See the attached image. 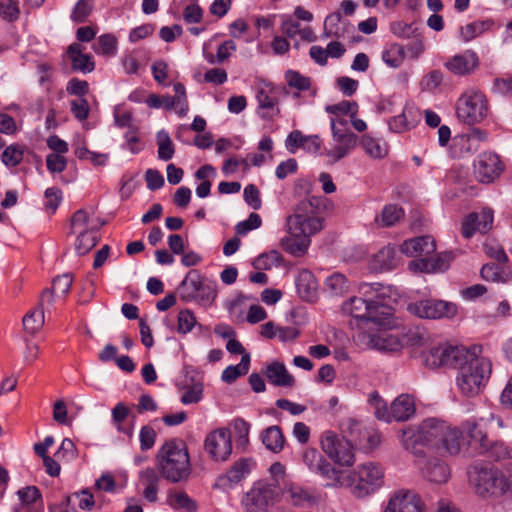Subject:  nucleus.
<instances>
[{
	"label": "nucleus",
	"instance_id": "23",
	"mask_svg": "<svg viewBox=\"0 0 512 512\" xmlns=\"http://www.w3.org/2000/svg\"><path fill=\"white\" fill-rule=\"evenodd\" d=\"M436 243L431 236H420L404 241L400 246V251L408 257H423L434 253Z\"/></svg>",
	"mask_w": 512,
	"mask_h": 512
},
{
	"label": "nucleus",
	"instance_id": "20",
	"mask_svg": "<svg viewBox=\"0 0 512 512\" xmlns=\"http://www.w3.org/2000/svg\"><path fill=\"white\" fill-rule=\"evenodd\" d=\"M493 223V211L484 208L480 213H470L462 222L461 232L465 238H471L475 232L486 233Z\"/></svg>",
	"mask_w": 512,
	"mask_h": 512
},
{
	"label": "nucleus",
	"instance_id": "13",
	"mask_svg": "<svg viewBox=\"0 0 512 512\" xmlns=\"http://www.w3.org/2000/svg\"><path fill=\"white\" fill-rule=\"evenodd\" d=\"M407 310L422 319L452 318L458 312L456 304L435 299L410 303Z\"/></svg>",
	"mask_w": 512,
	"mask_h": 512
},
{
	"label": "nucleus",
	"instance_id": "24",
	"mask_svg": "<svg viewBox=\"0 0 512 512\" xmlns=\"http://www.w3.org/2000/svg\"><path fill=\"white\" fill-rule=\"evenodd\" d=\"M295 284L300 298L307 302L316 300L318 295V282L314 274L303 269L296 276Z\"/></svg>",
	"mask_w": 512,
	"mask_h": 512
},
{
	"label": "nucleus",
	"instance_id": "3",
	"mask_svg": "<svg viewBox=\"0 0 512 512\" xmlns=\"http://www.w3.org/2000/svg\"><path fill=\"white\" fill-rule=\"evenodd\" d=\"M383 478V469L373 462H367L352 470H338L334 482L328 486L346 488L354 498L363 500L382 487Z\"/></svg>",
	"mask_w": 512,
	"mask_h": 512
},
{
	"label": "nucleus",
	"instance_id": "30",
	"mask_svg": "<svg viewBox=\"0 0 512 512\" xmlns=\"http://www.w3.org/2000/svg\"><path fill=\"white\" fill-rule=\"evenodd\" d=\"M311 235H299L294 236L289 234V236L281 239L282 248L292 254L293 256L300 257L303 256L310 245V237Z\"/></svg>",
	"mask_w": 512,
	"mask_h": 512
},
{
	"label": "nucleus",
	"instance_id": "5",
	"mask_svg": "<svg viewBox=\"0 0 512 512\" xmlns=\"http://www.w3.org/2000/svg\"><path fill=\"white\" fill-rule=\"evenodd\" d=\"M321 205L322 199L318 197L300 201L293 214L287 217L288 233L294 236L318 233L323 228V219L318 216Z\"/></svg>",
	"mask_w": 512,
	"mask_h": 512
},
{
	"label": "nucleus",
	"instance_id": "29",
	"mask_svg": "<svg viewBox=\"0 0 512 512\" xmlns=\"http://www.w3.org/2000/svg\"><path fill=\"white\" fill-rule=\"evenodd\" d=\"M404 210L396 204H388L383 207L380 214L375 217V224L380 228L396 226L404 219Z\"/></svg>",
	"mask_w": 512,
	"mask_h": 512
},
{
	"label": "nucleus",
	"instance_id": "26",
	"mask_svg": "<svg viewBox=\"0 0 512 512\" xmlns=\"http://www.w3.org/2000/svg\"><path fill=\"white\" fill-rule=\"evenodd\" d=\"M265 376L267 380L280 387H292L295 383L294 377L287 371L285 365L280 362H272L266 366Z\"/></svg>",
	"mask_w": 512,
	"mask_h": 512
},
{
	"label": "nucleus",
	"instance_id": "49",
	"mask_svg": "<svg viewBox=\"0 0 512 512\" xmlns=\"http://www.w3.org/2000/svg\"><path fill=\"white\" fill-rule=\"evenodd\" d=\"M443 79L444 76L440 70H432L422 77L420 81L421 90L433 92L441 86Z\"/></svg>",
	"mask_w": 512,
	"mask_h": 512
},
{
	"label": "nucleus",
	"instance_id": "37",
	"mask_svg": "<svg viewBox=\"0 0 512 512\" xmlns=\"http://www.w3.org/2000/svg\"><path fill=\"white\" fill-rule=\"evenodd\" d=\"M250 365L249 354H244L238 365L228 366L222 373V380L225 383H233L237 378L247 374Z\"/></svg>",
	"mask_w": 512,
	"mask_h": 512
},
{
	"label": "nucleus",
	"instance_id": "43",
	"mask_svg": "<svg viewBox=\"0 0 512 512\" xmlns=\"http://www.w3.org/2000/svg\"><path fill=\"white\" fill-rule=\"evenodd\" d=\"M231 426L234 430L237 447L245 449L249 444L250 424L242 418H237L232 421Z\"/></svg>",
	"mask_w": 512,
	"mask_h": 512
},
{
	"label": "nucleus",
	"instance_id": "11",
	"mask_svg": "<svg viewBox=\"0 0 512 512\" xmlns=\"http://www.w3.org/2000/svg\"><path fill=\"white\" fill-rule=\"evenodd\" d=\"M488 113L485 95L478 90L465 91L457 101L456 114L459 120L472 125L481 122Z\"/></svg>",
	"mask_w": 512,
	"mask_h": 512
},
{
	"label": "nucleus",
	"instance_id": "19",
	"mask_svg": "<svg viewBox=\"0 0 512 512\" xmlns=\"http://www.w3.org/2000/svg\"><path fill=\"white\" fill-rule=\"evenodd\" d=\"M385 512H424V503L412 490H399L389 499Z\"/></svg>",
	"mask_w": 512,
	"mask_h": 512
},
{
	"label": "nucleus",
	"instance_id": "15",
	"mask_svg": "<svg viewBox=\"0 0 512 512\" xmlns=\"http://www.w3.org/2000/svg\"><path fill=\"white\" fill-rule=\"evenodd\" d=\"M205 451L215 461H226L232 453V433L227 428L210 432L204 443Z\"/></svg>",
	"mask_w": 512,
	"mask_h": 512
},
{
	"label": "nucleus",
	"instance_id": "53",
	"mask_svg": "<svg viewBox=\"0 0 512 512\" xmlns=\"http://www.w3.org/2000/svg\"><path fill=\"white\" fill-rule=\"evenodd\" d=\"M92 12V0H79L72 13L71 19L75 23H83Z\"/></svg>",
	"mask_w": 512,
	"mask_h": 512
},
{
	"label": "nucleus",
	"instance_id": "7",
	"mask_svg": "<svg viewBox=\"0 0 512 512\" xmlns=\"http://www.w3.org/2000/svg\"><path fill=\"white\" fill-rule=\"evenodd\" d=\"M342 311L359 323L372 322L377 325L385 324V321L392 314L391 308L384 303L380 295H377L375 299L351 297L343 303Z\"/></svg>",
	"mask_w": 512,
	"mask_h": 512
},
{
	"label": "nucleus",
	"instance_id": "8",
	"mask_svg": "<svg viewBox=\"0 0 512 512\" xmlns=\"http://www.w3.org/2000/svg\"><path fill=\"white\" fill-rule=\"evenodd\" d=\"M504 427V420L493 412H487L477 421H467L464 424L471 447L479 453H485L490 449L493 443L492 434Z\"/></svg>",
	"mask_w": 512,
	"mask_h": 512
},
{
	"label": "nucleus",
	"instance_id": "31",
	"mask_svg": "<svg viewBox=\"0 0 512 512\" xmlns=\"http://www.w3.org/2000/svg\"><path fill=\"white\" fill-rule=\"evenodd\" d=\"M261 438L268 450L278 453L283 449L285 440L279 426L273 425L268 427L263 431Z\"/></svg>",
	"mask_w": 512,
	"mask_h": 512
},
{
	"label": "nucleus",
	"instance_id": "25",
	"mask_svg": "<svg viewBox=\"0 0 512 512\" xmlns=\"http://www.w3.org/2000/svg\"><path fill=\"white\" fill-rule=\"evenodd\" d=\"M201 280L202 276L197 270L189 271L177 288L180 298L185 302L196 300Z\"/></svg>",
	"mask_w": 512,
	"mask_h": 512
},
{
	"label": "nucleus",
	"instance_id": "58",
	"mask_svg": "<svg viewBox=\"0 0 512 512\" xmlns=\"http://www.w3.org/2000/svg\"><path fill=\"white\" fill-rule=\"evenodd\" d=\"M483 249L488 257L495 259L500 263H505L508 261V257L503 247L495 241H486L483 245Z\"/></svg>",
	"mask_w": 512,
	"mask_h": 512
},
{
	"label": "nucleus",
	"instance_id": "1",
	"mask_svg": "<svg viewBox=\"0 0 512 512\" xmlns=\"http://www.w3.org/2000/svg\"><path fill=\"white\" fill-rule=\"evenodd\" d=\"M461 436V431L446 421L427 418L418 426L403 431V444L410 452L414 446L429 452L436 449L456 455L461 449Z\"/></svg>",
	"mask_w": 512,
	"mask_h": 512
},
{
	"label": "nucleus",
	"instance_id": "34",
	"mask_svg": "<svg viewBox=\"0 0 512 512\" xmlns=\"http://www.w3.org/2000/svg\"><path fill=\"white\" fill-rule=\"evenodd\" d=\"M325 289L333 296H340L349 292L350 282L343 274L335 272L326 278Z\"/></svg>",
	"mask_w": 512,
	"mask_h": 512
},
{
	"label": "nucleus",
	"instance_id": "14",
	"mask_svg": "<svg viewBox=\"0 0 512 512\" xmlns=\"http://www.w3.org/2000/svg\"><path fill=\"white\" fill-rule=\"evenodd\" d=\"M275 495V485L266 481H257L242 499L246 512H263Z\"/></svg>",
	"mask_w": 512,
	"mask_h": 512
},
{
	"label": "nucleus",
	"instance_id": "56",
	"mask_svg": "<svg viewBox=\"0 0 512 512\" xmlns=\"http://www.w3.org/2000/svg\"><path fill=\"white\" fill-rule=\"evenodd\" d=\"M196 325V318L192 311L188 309L181 310L178 313L177 331L181 334H186L192 330Z\"/></svg>",
	"mask_w": 512,
	"mask_h": 512
},
{
	"label": "nucleus",
	"instance_id": "38",
	"mask_svg": "<svg viewBox=\"0 0 512 512\" xmlns=\"http://www.w3.org/2000/svg\"><path fill=\"white\" fill-rule=\"evenodd\" d=\"M98 239L97 229L79 233L75 243L77 253L85 255L97 244Z\"/></svg>",
	"mask_w": 512,
	"mask_h": 512
},
{
	"label": "nucleus",
	"instance_id": "10",
	"mask_svg": "<svg viewBox=\"0 0 512 512\" xmlns=\"http://www.w3.org/2000/svg\"><path fill=\"white\" fill-rule=\"evenodd\" d=\"M411 453L415 456L414 463L423 479L434 484H443L449 480L450 467L442 458L414 446Z\"/></svg>",
	"mask_w": 512,
	"mask_h": 512
},
{
	"label": "nucleus",
	"instance_id": "9",
	"mask_svg": "<svg viewBox=\"0 0 512 512\" xmlns=\"http://www.w3.org/2000/svg\"><path fill=\"white\" fill-rule=\"evenodd\" d=\"M331 130L333 144L325 148V155L331 163H336L355 149L358 137L350 130L348 121L342 117L331 120Z\"/></svg>",
	"mask_w": 512,
	"mask_h": 512
},
{
	"label": "nucleus",
	"instance_id": "12",
	"mask_svg": "<svg viewBox=\"0 0 512 512\" xmlns=\"http://www.w3.org/2000/svg\"><path fill=\"white\" fill-rule=\"evenodd\" d=\"M321 445L323 451L337 464L352 466L355 462L353 445L346 438H339L333 432L324 433Z\"/></svg>",
	"mask_w": 512,
	"mask_h": 512
},
{
	"label": "nucleus",
	"instance_id": "59",
	"mask_svg": "<svg viewBox=\"0 0 512 512\" xmlns=\"http://www.w3.org/2000/svg\"><path fill=\"white\" fill-rule=\"evenodd\" d=\"M70 109L75 118H77L79 121H83L88 118L90 108L88 101L85 98L79 97L75 100H72L70 102Z\"/></svg>",
	"mask_w": 512,
	"mask_h": 512
},
{
	"label": "nucleus",
	"instance_id": "61",
	"mask_svg": "<svg viewBox=\"0 0 512 512\" xmlns=\"http://www.w3.org/2000/svg\"><path fill=\"white\" fill-rule=\"evenodd\" d=\"M46 165L51 173H61L67 167V160L62 154L50 153L46 157Z\"/></svg>",
	"mask_w": 512,
	"mask_h": 512
},
{
	"label": "nucleus",
	"instance_id": "63",
	"mask_svg": "<svg viewBox=\"0 0 512 512\" xmlns=\"http://www.w3.org/2000/svg\"><path fill=\"white\" fill-rule=\"evenodd\" d=\"M488 139V134L480 129H473L469 134L461 135L456 138V142L459 145L465 144H479V142H484Z\"/></svg>",
	"mask_w": 512,
	"mask_h": 512
},
{
	"label": "nucleus",
	"instance_id": "22",
	"mask_svg": "<svg viewBox=\"0 0 512 512\" xmlns=\"http://www.w3.org/2000/svg\"><path fill=\"white\" fill-rule=\"evenodd\" d=\"M304 464L308 469L316 474H320L323 477L334 482L338 470L331 466L329 462L325 460L322 454L316 449H306L302 456Z\"/></svg>",
	"mask_w": 512,
	"mask_h": 512
},
{
	"label": "nucleus",
	"instance_id": "2",
	"mask_svg": "<svg viewBox=\"0 0 512 512\" xmlns=\"http://www.w3.org/2000/svg\"><path fill=\"white\" fill-rule=\"evenodd\" d=\"M456 369L457 386L467 397L478 395L486 386L492 374V362L483 354L480 345L465 348Z\"/></svg>",
	"mask_w": 512,
	"mask_h": 512
},
{
	"label": "nucleus",
	"instance_id": "47",
	"mask_svg": "<svg viewBox=\"0 0 512 512\" xmlns=\"http://www.w3.org/2000/svg\"><path fill=\"white\" fill-rule=\"evenodd\" d=\"M217 296L216 284L204 278L201 280L197 299L202 305H211Z\"/></svg>",
	"mask_w": 512,
	"mask_h": 512
},
{
	"label": "nucleus",
	"instance_id": "21",
	"mask_svg": "<svg viewBox=\"0 0 512 512\" xmlns=\"http://www.w3.org/2000/svg\"><path fill=\"white\" fill-rule=\"evenodd\" d=\"M479 65V58L472 50H466L461 54L448 59L445 68L457 76H465L472 73Z\"/></svg>",
	"mask_w": 512,
	"mask_h": 512
},
{
	"label": "nucleus",
	"instance_id": "39",
	"mask_svg": "<svg viewBox=\"0 0 512 512\" xmlns=\"http://www.w3.org/2000/svg\"><path fill=\"white\" fill-rule=\"evenodd\" d=\"M493 22L491 20L475 21L461 28V35L464 41L468 42L485 31L489 30Z\"/></svg>",
	"mask_w": 512,
	"mask_h": 512
},
{
	"label": "nucleus",
	"instance_id": "32",
	"mask_svg": "<svg viewBox=\"0 0 512 512\" xmlns=\"http://www.w3.org/2000/svg\"><path fill=\"white\" fill-rule=\"evenodd\" d=\"M340 428L344 435L343 438L347 437L348 441L351 443L354 442L357 445H361L363 443L362 435L365 434V429L359 421L353 418L343 419L341 421Z\"/></svg>",
	"mask_w": 512,
	"mask_h": 512
},
{
	"label": "nucleus",
	"instance_id": "62",
	"mask_svg": "<svg viewBox=\"0 0 512 512\" xmlns=\"http://www.w3.org/2000/svg\"><path fill=\"white\" fill-rule=\"evenodd\" d=\"M261 218L257 213H251L247 220L239 222L235 230L239 235H245L253 229H257L261 226Z\"/></svg>",
	"mask_w": 512,
	"mask_h": 512
},
{
	"label": "nucleus",
	"instance_id": "17",
	"mask_svg": "<svg viewBox=\"0 0 512 512\" xmlns=\"http://www.w3.org/2000/svg\"><path fill=\"white\" fill-rule=\"evenodd\" d=\"M463 346H437L429 350L425 356V364L430 368L457 367L464 352Z\"/></svg>",
	"mask_w": 512,
	"mask_h": 512
},
{
	"label": "nucleus",
	"instance_id": "57",
	"mask_svg": "<svg viewBox=\"0 0 512 512\" xmlns=\"http://www.w3.org/2000/svg\"><path fill=\"white\" fill-rule=\"evenodd\" d=\"M175 91V96H172V99L174 100L177 108H178V114L180 116L186 115L188 111V102H187V96H186V89L183 84L176 83L173 86Z\"/></svg>",
	"mask_w": 512,
	"mask_h": 512
},
{
	"label": "nucleus",
	"instance_id": "55",
	"mask_svg": "<svg viewBox=\"0 0 512 512\" xmlns=\"http://www.w3.org/2000/svg\"><path fill=\"white\" fill-rule=\"evenodd\" d=\"M23 149L19 145H10L2 153V161L7 166H16L23 159Z\"/></svg>",
	"mask_w": 512,
	"mask_h": 512
},
{
	"label": "nucleus",
	"instance_id": "48",
	"mask_svg": "<svg viewBox=\"0 0 512 512\" xmlns=\"http://www.w3.org/2000/svg\"><path fill=\"white\" fill-rule=\"evenodd\" d=\"M44 324V312L40 310H34L29 312L23 317L24 329L30 333L35 334Z\"/></svg>",
	"mask_w": 512,
	"mask_h": 512
},
{
	"label": "nucleus",
	"instance_id": "27",
	"mask_svg": "<svg viewBox=\"0 0 512 512\" xmlns=\"http://www.w3.org/2000/svg\"><path fill=\"white\" fill-rule=\"evenodd\" d=\"M391 410L394 421H406L416 412L415 401L412 396L401 394L391 403Z\"/></svg>",
	"mask_w": 512,
	"mask_h": 512
},
{
	"label": "nucleus",
	"instance_id": "50",
	"mask_svg": "<svg viewBox=\"0 0 512 512\" xmlns=\"http://www.w3.org/2000/svg\"><path fill=\"white\" fill-rule=\"evenodd\" d=\"M280 259V254L277 251H271L258 256L253 261V266L258 270H269L272 267L279 265Z\"/></svg>",
	"mask_w": 512,
	"mask_h": 512
},
{
	"label": "nucleus",
	"instance_id": "18",
	"mask_svg": "<svg viewBox=\"0 0 512 512\" xmlns=\"http://www.w3.org/2000/svg\"><path fill=\"white\" fill-rule=\"evenodd\" d=\"M501 171L499 157L491 152L482 153L474 163V175L481 183H492L499 177Z\"/></svg>",
	"mask_w": 512,
	"mask_h": 512
},
{
	"label": "nucleus",
	"instance_id": "44",
	"mask_svg": "<svg viewBox=\"0 0 512 512\" xmlns=\"http://www.w3.org/2000/svg\"><path fill=\"white\" fill-rule=\"evenodd\" d=\"M480 276L483 280L493 283H504L507 279L505 271L494 263L483 265Z\"/></svg>",
	"mask_w": 512,
	"mask_h": 512
},
{
	"label": "nucleus",
	"instance_id": "41",
	"mask_svg": "<svg viewBox=\"0 0 512 512\" xmlns=\"http://www.w3.org/2000/svg\"><path fill=\"white\" fill-rule=\"evenodd\" d=\"M158 158L163 161L172 159L174 155V145L169 134L162 130L157 133Z\"/></svg>",
	"mask_w": 512,
	"mask_h": 512
},
{
	"label": "nucleus",
	"instance_id": "51",
	"mask_svg": "<svg viewBox=\"0 0 512 512\" xmlns=\"http://www.w3.org/2000/svg\"><path fill=\"white\" fill-rule=\"evenodd\" d=\"M412 111L403 110V112L389 121V127L391 131L396 133H402L413 127V121L409 119Z\"/></svg>",
	"mask_w": 512,
	"mask_h": 512
},
{
	"label": "nucleus",
	"instance_id": "64",
	"mask_svg": "<svg viewBox=\"0 0 512 512\" xmlns=\"http://www.w3.org/2000/svg\"><path fill=\"white\" fill-rule=\"evenodd\" d=\"M244 200L254 210H258L261 207L260 192L258 188L249 184L245 187L243 192Z\"/></svg>",
	"mask_w": 512,
	"mask_h": 512
},
{
	"label": "nucleus",
	"instance_id": "45",
	"mask_svg": "<svg viewBox=\"0 0 512 512\" xmlns=\"http://www.w3.org/2000/svg\"><path fill=\"white\" fill-rule=\"evenodd\" d=\"M71 228L73 233H81L85 231L96 230V227L91 226L88 212L84 209L77 210L71 219Z\"/></svg>",
	"mask_w": 512,
	"mask_h": 512
},
{
	"label": "nucleus",
	"instance_id": "16",
	"mask_svg": "<svg viewBox=\"0 0 512 512\" xmlns=\"http://www.w3.org/2000/svg\"><path fill=\"white\" fill-rule=\"evenodd\" d=\"M283 496L291 506L297 508H310L320 501V495L314 488L305 487L295 482L285 485Z\"/></svg>",
	"mask_w": 512,
	"mask_h": 512
},
{
	"label": "nucleus",
	"instance_id": "28",
	"mask_svg": "<svg viewBox=\"0 0 512 512\" xmlns=\"http://www.w3.org/2000/svg\"><path fill=\"white\" fill-rule=\"evenodd\" d=\"M396 265V250L390 245L381 248L370 260V268L376 272L391 270Z\"/></svg>",
	"mask_w": 512,
	"mask_h": 512
},
{
	"label": "nucleus",
	"instance_id": "6",
	"mask_svg": "<svg viewBox=\"0 0 512 512\" xmlns=\"http://www.w3.org/2000/svg\"><path fill=\"white\" fill-rule=\"evenodd\" d=\"M469 481L477 495L482 498H496L509 490L506 477L490 464L476 463L468 470Z\"/></svg>",
	"mask_w": 512,
	"mask_h": 512
},
{
	"label": "nucleus",
	"instance_id": "35",
	"mask_svg": "<svg viewBox=\"0 0 512 512\" xmlns=\"http://www.w3.org/2000/svg\"><path fill=\"white\" fill-rule=\"evenodd\" d=\"M360 144L365 152L375 159L384 158L388 153L385 143H382L379 139L372 138L369 135H364L360 140Z\"/></svg>",
	"mask_w": 512,
	"mask_h": 512
},
{
	"label": "nucleus",
	"instance_id": "33",
	"mask_svg": "<svg viewBox=\"0 0 512 512\" xmlns=\"http://www.w3.org/2000/svg\"><path fill=\"white\" fill-rule=\"evenodd\" d=\"M370 344L373 348L385 352L398 351L402 347L398 337L392 334L373 335Z\"/></svg>",
	"mask_w": 512,
	"mask_h": 512
},
{
	"label": "nucleus",
	"instance_id": "54",
	"mask_svg": "<svg viewBox=\"0 0 512 512\" xmlns=\"http://www.w3.org/2000/svg\"><path fill=\"white\" fill-rule=\"evenodd\" d=\"M249 472L248 463L246 460L236 462L231 469L227 472L225 479L230 484H236L240 482L245 475Z\"/></svg>",
	"mask_w": 512,
	"mask_h": 512
},
{
	"label": "nucleus",
	"instance_id": "36",
	"mask_svg": "<svg viewBox=\"0 0 512 512\" xmlns=\"http://www.w3.org/2000/svg\"><path fill=\"white\" fill-rule=\"evenodd\" d=\"M306 142H313L314 151H318L321 146V139L317 135L304 136L300 131H292L286 140V145L291 152H294L293 148L299 146H306Z\"/></svg>",
	"mask_w": 512,
	"mask_h": 512
},
{
	"label": "nucleus",
	"instance_id": "4",
	"mask_svg": "<svg viewBox=\"0 0 512 512\" xmlns=\"http://www.w3.org/2000/svg\"><path fill=\"white\" fill-rule=\"evenodd\" d=\"M155 461L161 475L172 483L187 480L191 473L189 453L182 440L166 441L159 448Z\"/></svg>",
	"mask_w": 512,
	"mask_h": 512
},
{
	"label": "nucleus",
	"instance_id": "52",
	"mask_svg": "<svg viewBox=\"0 0 512 512\" xmlns=\"http://www.w3.org/2000/svg\"><path fill=\"white\" fill-rule=\"evenodd\" d=\"M285 80L290 87L299 91H306L311 86V80L297 71L289 70L285 74Z\"/></svg>",
	"mask_w": 512,
	"mask_h": 512
},
{
	"label": "nucleus",
	"instance_id": "40",
	"mask_svg": "<svg viewBox=\"0 0 512 512\" xmlns=\"http://www.w3.org/2000/svg\"><path fill=\"white\" fill-rule=\"evenodd\" d=\"M169 503L171 506L186 512H196L198 509L197 502L183 491L170 494Z\"/></svg>",
	"mask_w": 512,
	"mask_h": 512
},
{
	"label": "nucleus",
	"instance_id": "60",
	"mask_svg": "<svg viewBox=\"0 0 512 512\" xmlns=\"http://www.w3.org/2000/svg\"><path fill=\"white\" fill-rule=\"evenodd\" d=\"M20 14L17 1L7 0L0 2V15L7 21H15Z\"/></svg>",
	"mask_w": 512,
	"mask_h": 512
},
{
	"label": "nucleus",
	"instance_id": "46",
	"mask_svg": "<svg viewBox=\"0 0 512 512\" xmlns=\"http://www.w3.org/2000/svg\"><path fill=\"white\" fill-rule=\"evenodd\" d=\"M93 49L98 54L114 55L117 49V40L111 34L101 35L93 45Z\"/></svg>",
	"mask_w": 512,
	"mask_h": 512
},
{
	"label": "nucleus",
	"instance_id": "42",
	"mask_svg": "<svg viewBox=\"0 0 512 512\" xmlns=\"http://www.w3.org/2000/svg\"><path fill=\"white\" fill-rule=\"evenodd\" d=\"M383 61L390 67H399L405 59V51L402 45L392 44L382 53Z\"/></svg>",
	"mask_w": 512,
	"mask_h": 512
}]
</instances>
